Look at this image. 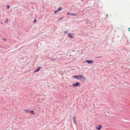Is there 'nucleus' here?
Segmentation results:
<instances>
[{
    "label": "nucleus",
    "instance_id": "nucleus-3",
    "mask_svg": "<svg viewBox=\"0 0 130 130\" xmlns=\"http://www.w3.org/2000/svg\"><path fill=\"white\" fill-rule=\"evenodd\" d=\"M87 62L89 64H92L93 62V61L92 60H86L85 61L83 62V63Z\"/></svg>",
    "mask_w": 130,
    "mask_h": 130
},
{
    "label": "nucleus",
    "instance_id": "nucleus-20",
    "mask_svg": "<svg viewBox=\"0 0 130 130\" xmlns=\"http://www.w3.org/2000/svg\"><path fill=\"white\" fill-rule=\"evenodd\" d=\"M96 58H101V56H99V57H96Z\"/></svg>",
    "mask_w": 130,
    "mask_h": 130
},
{
    "label": "nucleus",
    "instance_id": "nucleus-5",
    "mask_svg": "<svg viewBox=\"0 0 130 130\" xmlns=\"http://www.w3.org/2000/svg\"><path fill=\"white\" fill-rule=\"evenodd\" d=\"M73 123L75 124H76V117L75 116H73L72 117Z\"/></svg>",
    "mask_w": 130,
    "mask_h": 130
},
{
    "label": "nucleus",
    "instance_id": "nucleus-22",
    "mask_svg": "<svg viewBox=\"0 0 130 130\" xmlns=\"http://www.w3.org/2000/svg\"><path fill=\"white\" fill-rule=\"evenodd\" d=\"M1 24H3V23L2 22H1Z\"/></svg>",
    "mask_w": 130,
    "mask_h": 130
},
{
    "label": "nucleus",
    "instance_id": "nucleus-21",
    "mask_svg": "<svg viewBox=\"0 0 130 130\" xmlns=\"http://www.w3.org/2000/svg\"><path fill=\"white\" fill-rule=\"evenodd\" d=\"M130 28H129L128 29V31H130Z\"/></svg>",
    "mask_w": 130,
    "mask_h": 130
},
{
    "label": "nucleus",
    "instance_id": "nucleus-15",
    "mask_svg": "<svg viewBox=\"0 0 130 130\" xmlns=\"http://www.w3.org/2000/svg\"><path fill=\"white\" fill-rule=\"evenodd\" d=\"M37 21V20L34 19L33 21L34 23H36Z\"/></svg>",
    "mask_w": 130,
    "mask_h": 130
},
{
    "label": "nucleus",
    "instance_id": "nucleus-16",
    "mask_svg": "<svg viewBox=\"0 0 130 130\" xmlns=\"http://www.w3.org/2000/svg\"><path fill=\"white\" fill-rule=\"evenodd\" d=\"M68 32V31H65L64 33V34H66Z\"/></svg>",
    "mask_w": 130,
    "mask_h": 130
},
{
    "label": "nucleus",
    "instance_id": "nucleus-1",
    "mask_svg": "<svg viewBox=\"0 0 130 130\" xmlns=\"http://www.w3.org/2000/svg\"><path fill=\"white\" fill-rule=\"evenodd\" d=\"M82 83H84L86 80L85 77L83 75H79V79Z\"/></svg>",
    "mask_w": 130,
    "mask_h": 130
},
{
    "label": "nucleus",
    "instance_id": "nucleus-12",
    "mask_svg": "<svg viewBox=\"0 0 130 130\" xmlns=\"http://www.w3.org/2000/svg\"><path fill=\"white\" fill-rule=\"evenodd\" d=\"M63 18H64V16L63 15L62 16L61 18L59 19V20L58 21H60L62 19H63Z\"/></svg>",
    "mask_w": 130,
    "mask_h": 130
},
{
    "label": "nucleus",
    "instance_id": "nucleus-2",
    "mask_svg": "<svg viewBox=\"0 0 130 130\" xmlns=\"http://www.w3.org/2000/svg\"><path fill=\"white\" fill-rule=\"evenodd\" d=\"M24 111L26 113H32V115L35 114L33 110H29L25 109Z\"/></svg>",
    "mask_w": 130,
    "mask_h": 130
},
{
    "label": "nucleus",
    "instance_id": "nucleus-4",
    "mask_svg": "<svg viewBox=\"0 0 130 130\" xmlns=\"http://www.w3.org/2000/svg\"><path fill=\"white\" fill-rule=\"evenodd\" d=\"M72 86L74 87H77L80 86V83L79 82H77L74 84H73Z\"/></svg>",
    "mask_w": 130,
    "mask_h": 130
},
{
    "label": "nucleus",
    "instance_id": "nucleus-13",
    "mask_svg": "<svg viewBox=\"0 0 130 130\" xmlns=\"http://www.w3.org/2000/svg\"><path fill=\"white\" fill-rule=\"evenodd\" d=\"M8 18L6 19V21H5V23H7L8 22Z\"/></svg>",
    "mask_w": 130,
    "mask_h": 130
},
{
    "label": "nucleus",
    "instance_id": "nucleus-18",
    "mask_svg": "<svg viewBox=\"0 0 130 130\" xmlns=\"http://www.w3.org/2000/svg\"><path fill=\"white\" fill-rule=\"evenodd\" d=\"M50 59L51 60L53 61H54L55 60V59L54 58H50Z\"/></svg>",
    "mask_w": 130,
    "mask_h": 130
},
{
    "label": "nucleus",
    "instance_id": "nucleus-11",
    "mask_svg": "<svg viewBox=\"0 0 130 130\" xmlns=\"http://www.w3.org/2000/svg\"><path fill=\"white\" fill-rule=\"evenodd\" d=\"M57 11H59V10H62V8L61 7V6H60L59 8H58L57 9Z\"/></svg>",
    "mask_w": 130,
    "mask_h": 130
},
{
    "label": "nucleus",
    "instance_id": "nucleus-7",
    "mask_svg": "<svg viewBox=\"0 0 130 130\" xmlns=\"http://www.w3.org/2000/svg\"><path fill=\"white\" fill-rule=\"evenodd\" d=\"M68 37L71 39H72L73 38L74 35L71 33H69L68 35Z\"/></svg>",
    "mask_w": 130,
    "mask_h": 130
},
{
    "label": "nucleus",
    "instance_id": "nucleus-14",
    "mask_svg": "<svg viewBox=\"0 0 130 130\" xmlns=\"http://www.w3.org/2000/svg\"><path fill=\"white\" fill-rule=\"evenodd\" d=\"M7 9H8L10 8V6L8 5H7Z\"/></svg>",
    "mask_w": 130,
    "mask_h": 130
},
{
    "label": "nucleus",
    "instance_id": "nucleus-8",
    "mask_svg": "<svg viewBox=\"0 0 130 130\" xmlns=\"http://www.w3.org/2000/svg\"><path fill=\"white\" fill-rule=\"evenodd\" d=\"M102 127V125H99L96 126L95 128L97 130H99Z\"/></svg>",
    "mask_w": 130,
    "mask_h": 130
},
{
    "label": "nucleus",
    "instance_id": "nucleus-17",
    "mask_svg": "<svg viewBox=\"0 0 130 130\" xmlns=\"http://www.w3.org/2000/svg\"><path fill=\"white\" fill-rule=\"evenodd\" d=\"M58 11H57V10H56L54 12V14H55Z\"/></svg>",
    "mask_w": 130,
    "mask_h": 130
},
{
    "label": "nucleus",
    "instance_id": "nucleus-6",
    "mask_svg": "<svg viewBox=\"0 0 130 130\" xmlns=\"http://www.w3.org/2000/svg\"><path fill=\"white\" fill-rule=\"evenodd\" d=\"M79 75L78 76L77 75H73L72 76V78H75L78 80L79 79Z\"/></svg>",
    "mask_w": 130,
    "mask_h": 130
},
{
    "label": "nucleus",
    "instance_id": "nucleus-9",
    "mask_svg": "<svg viewBox=\"0 0 130 130\" xmlns=\"http://www.w3.org/2000/svg\"><path fill=\"white\" fill-rule=\"evenodd\" d=\"M67 15L70 14L73 16H76L77 14V13H71L69 12H68L67 13Z\"/></svg>",
    "mask_w": 130,
    "mask_h": 130
},
{
    "label": "nucleus",
    "instance_id": "nucleus-19",
    "mask_svg": "<svg viewBox=\"0 0 130 130\" xmlns=\"http://www.w3.org/2000/svg\"><path fill=\"white\" fill-rule=\"evenodd\" d=\"M5 41H6V39L4 38H2Z\"/></svg>",
    "mask_w": 130,
    "mask_h": 130
},
{
    "label": "nucleus",
    "instance_id": "nucleus-10",
    "mask_svg": "<svg viewBox=\"0 0 130 130\" xmlns=\"http://www.w3.org/2000/svg\"><path fill=\"white\" fill-rule=\"evenodd\" d=\"M41 68H42L41 67H38V68L36 70H35L34 71V73H35L37 72H38V71H39L40 69H41Z\"/></svg>",
    "mask_w": 130,
    "mask_h": 130
}]
</instances>
